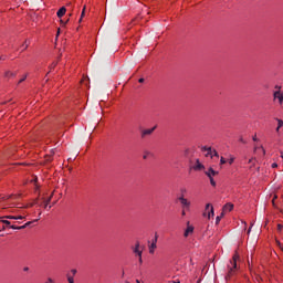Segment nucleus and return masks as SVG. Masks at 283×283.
I'll use <instances>...</instances> for the list:
<instances>
[{
    "mask_svg": "<svg viewBox=\"0 0 283 283\" xmlns=\"http://www.w3.org/2000/svg\"><path fill=\"white\" fill-rule=\"evenodd\" d=\"M136 283H140V281L136 280Z\"/></svg>",
    "mask_w": 283,
    "mask_h": 283,
    "instance_id": "nucleus-53",
    "label": "nucleus"
},
{
    "mask_svg": "<svg viewBox=\"0 0 283 283\" xmlns=\"http://www.w3.org/2000/svg\"><path fill=\"white\" fill-rule=\"evenodd\" d=\"M239 140H240V143L247 144V140H244V138H242V137Z\"/></svg>",
    "mask_w": 283,
    "mask_h": 283,
    "instance_id": "nucleus-37",
    "label": "nucleus"
},
{
    "mask_svg": "<svg viewBox=\"0 0 283 283\" xmlns=\"http://www.w3.org/2000/svg\"><path fill=\"white\" fill-rule=\"evenodd\" d=\"M249 233H251V228H249V230H248V234H249Z\"/></svg>",
    "mask_w": 283,
    "mask_h": 283,
    "instance_id": "nucleus-50",
    "label": "nucleus"
},
{
    "mask_svg": "<svg viewBox=\"0 0 283 283\" xmlns=\"http://www.w3.org/2000/svg\"><path fill=\"white\" fill-rule=\"evenodd\" d=\"M52 201V195L49 197L48 200H45L44 202H46L48 205H50V202Z\"/></svg>",
    "mask_w": 283,
    "mask_h": 283,
    "instance_id": "nucleus-29",
    "label": "nucleus"
},
{
    "mask_svg": "<svg viewBox=\"0 0 283 283\" xmlns=\"http://www.w3.org/2000/svg\"><path fill=\"white\" fill-rule=\"evenodd\" d=\"M281 95H282V93H280V91H275L273 94L274 98H279V99H280Z\"/></svg>",
    "mask_w": 283,
    "mask_h": 283,
    "instance_id": "nucleus-20",
    "label": "nucleus"
},
{
    "mask_svg": "<svg viewBox=\"0 0 283 283\" xmlns=\"http://www.w3.org/2000/svg\"><path fill=\"white\" fill-rule=\"evenodd\" d=\"M6 59H7L6 55H0V62L6 61Z\"/></svg>",
    "mask_w": 283,
    "mask_h": 283,
    "instance_id": "nucleus-32",
    "label": "nucleus"
},
{
    "mask_svg": "<svg viewBox=\"0 0 283 283\" xmlns=\"http://www.w3.org/2000/svg\"><path fill=\"white\" fill-rule=\"evenodd\" d=\"M0 238H3V234H0Z\"/></svg>",
    "mask_w": 283,
    "mask_h": 283,
    "instance_id": "nucleus-54",
    "label": "nucleus"
},
{
    "mask_svg": "<svg viewBox=\"0 0 283 283\" xmlns=\"http://www.w3.org/2000/svg\"><path fill=\"white\" fill-rule=\"evenodd\" d=\"M133 252L140 258L143 255V251L140 250V242H136L135 248L133 249Z\"/></svg>",
    "mask_w": 283,
    "mask_h": 283,
    "instance_id": "nucleus-7",
    "label": "nucleus"
},
{
    "mask_svg": "<svg viewBox=\"0 0 283 283\" xmlns=\"http://www.w3.org/2000/svg\"><path fill=\"white\" fill-rule=\"evenodd\" d=\"M249 163H253V159H250Z\"/></svg>",
    "mask_w": 283,
    "mask_h": 283,
    "instance_id": "nucleus-52",
    "label": "nucleus"
},
{
    "mask_svg": "<svg viewBox=\"0 0 283 283\" xmlns=\"http://www.w3.org/2000/svg\"><path fill=\"white\" fill-rule=\"evenodd\" d=\"M46 283H54V280L49 277Z\"/></svg>",
    "mask_w": 283,
    "mask_h": 283,
    "instance_id": "nucleus-41",
    "label": "nucleus"
},
{
    "mask_svg": "<svg viewBox=\"0 0 283 283\" xmlns=\"http://www.w3.org/2000/svg\"><path fill=\"white\" fill-rule=\"evenodd\" d=\"M67 21H70V20H66V22H64L63 20H61V23H62L63 25H65V23H67Z\"/></svg>",
    "mask_w": 283,
    "mask_h": 283,
    "instance_id": "nucleus-45",
    "label": "nucleus"
},
{
    "mask_svg": "<svg viewBox=\"0 0 283 283\" xmlns=\"http://www.w3.org/2000/svg\"><path fill=\"white\" fill-rule=\"evenodd\" d=\"M138 83H145V78H143V77L139 78V80H138Z\"/></svg>",
    "mask_w": 283,
    "mask_h": 283,
    "instance_id": "nucleus-40",
    "label": "nucleus"
},
{
    "mask_svg": "<svg viewBox=\"0 0 283 283\" xmlns=\"http://www.w3.org/2000/svg\"><path fill=\"white\" fill-rule=\"evenodd\" d=\"M2 231H6V226L2 227Z\"/></svg>",
    "mask_w": 283,
    "mask_h": 283,
    "instance_id": "nucleus-49",
    "label": "nucleus"
},
{
    "mask_svg": "<svg viewBox=\"0 0 283 283\" xmlns=\"http://www.w3.org/2000/svg\"><path fill=\"white\" fill-rule=\"evenodd\" d=\"M17 76V72L6 71L4 78H14Z\"/></svg>",
    "mask_w": 283,
    "mask_h": 283,
    "instance_id": "nucleus-12",
    "label": "nucleus"
},
{
    "mask_svg": "<svg viewBox=\"0 0 283 283\" xmlns=\"http://www.w3.org/2000/svg\"><path fill=\"white\" fill-rule=\"evenodd\" d=\"M174 283H180V281L174 282Z\"/></svg>",
    "mask_w": 283,
    "mask_h": 283,
    "instance_id": "nucleus-55",
    "label": "nucleus"
},
{
    "mask_svg": "<svg viewBox=\"0 0 283 283\" xmlns=\"http://www.w3.org/2000/svg\"><path fill=\"white\" fill-rule=\"evenodd\" d=\"M275 90H277V92H280L282 90V86L276 85Z\"/></svg>",
    "mask_w": 283,
    "mask_h": 283,
    "instance_id": "nucleus-36",
    "label": "nucleus"
},
{
    "mask_svg": "<svg viewBox=\"0 0 283 283\" xmlns=\"http://www.w3.org/2000/svg\"><path fill=\"white\" fill-rule=\"evenodd\" d=\"M252 140H254V143H258V136L254 135V136L252 137Z\"/></svg>",
    "mask_w": 283,
    "mask_h": 283,
    "instance_id": "nucleus-34",
    "label": "nucleus"
},
{
    "mask_svg": "<svg viewBox=\"0 0 283 283\" xmlns=\"http://www.w3.org/2000/svg\"><path fill=\"white\" fill-rule=\"evenodd\" d=\"M149 156H154V154H151V151H149V150H144L143 159L147 160L149 158Z\"/></svg>",
    "mask_w": 283,
    "mask_h": 283,
    "instance_id": "nucleus-16",
    "label": "nucleus"
},
{
    "mask_svg": "<svg viewBox=\"0 0 283 283\" xmlns=\"http://www.w3.org/2000/svg\"><path fill=\"white\" fill-rule=\"evenodd\" d=\"M66 280L69 283H74V276H72L70 273L66 274Z\"/></svg>",
    "mask_w": 283,
    "mask_h": 283,
    "instance_id": "nucleus-18",
    "label": "nucleus"
},
{
    "mask_svg": "<svg viewBox=\"0 0 283 283\" xmlns=\"http://www.w3.org/2000/svg\"><path fill=\"white\" fill-rule=\"evenodd\" d=\"M139 264H143V255L139 256Z\"/></svg>",
    "mask_w": 283,
    "mask_h": 283,
    "instance_id": "nucleus-43",
    "label": "nucleus"
},
{
    "mask_svg": "<svg viewBox=\"0 0 283 283\" xmlns=\"http://www.w3.org/2000/svg\"><path fill=\"white\" fill-rule=\"evenodd\" d=\"M216 157V158H220V155L218 154V151L216 149H213V153H212V157Z\"/></svg>",
    "mask_w": 283,
    "mask_h": 283,
    "instance_id": "nucleus-24",
    "label": "nucleus"
},
{
    "mask_svg": "<svg viewBox=\"0 0 283 283\" xmlns=\"http://www.w3.org/2000/svg\"><path fill=\"white\" fill-rule=\"evenodd\" d=\"M260 149H262V151H264V148L261 146Z\"/></svg>",
    "mask_w": 283,
    "mask_h": 283,
    "instance_id": "nucleus-51",
    "label": "nucleus"
},
{
    "mask_svg": "<svg viewBox=\"0 0 283 283\" xmlns=\"http://www.w3.org/2000/svg\"><path fill=\"white\" fill-rule=\"evenodd\" d=\"M205 174L208 178H211L213 176H218L219 172L213 170V168H209Z\"/></svg>",
    "mask_w": 283,
    "mask_h": 283,
    "instance_id": "nucleus-11",
    "label": "nucleus"
},
{
    "mask_svg": "<svg viewBox=\"0 0 283 283\" xmlns=\"http://www.w3.org/2000/svg\"><path fill=\"white\" fill-rule=\"evenodd\" d=\"M191 233H193V226H189V223H188V227L185 230L184 237L189 238V235H191Z\"/></svg>",
    "mask_w": 283,
    "mask_h": 283,
    "instance_id": "nucleus-10",
    "label": "nucleus"
},
{
    "mask_svg": "<svg viewBox=\"0 0 283 283\" xmlns=\"http://www.w3.org/2000/svg\"><path fill=\"white\" fill-rule=\"evenodd\" d=\"M6 218H7V220H17V217H14V216H7Z\"/></svg>",
    "mask_w": 283,
    "mask_h": 283,
    "instance_id": "nucleus-26",
    "label": "nucleus"
},
{
    "mask_svg": "<svg viewBox=\"0 0 283 283\" xmlns=\"http://www.w3.org/2000/svg\"><path fill=\"white\" fill-rule=\"evenodd\" d=\"M15 218H17L15 220H23V216H18Z\"/></svg>",
    "mask_w": 283,
    "mask_h": 283,
    "instance_id": "nucleus-38",
    "label": "nucleus"
},
{
    "mask_svg": "<svg viewBox=\"0 0 283 283\" xmlns=\"http://www.w3.org/2000/svg\"><path fill=\"white\" fill-rule=\"evenodd\" d=\"M227 164V160L224 159V157H221L220 158V165H226Z\"/></svg>",
    "mask_w": 283,
    "mask_h": 283,
    "instance_id": "nucleus-25",
    "label": "nucleus"
},
{
    "mask_svg": "<svg viewBox=\"0 0 283 283\" xmlns=\"http://www.w3.org/2000/svg\"><path fill=\"white\" fill-rule=\"evenodd\" d=\"M65 12H67V9H65V7L60 8V10L56 13L59 19H62V17H65Z\"/></svg>",
    "mask_w": 283,
    "mask_h": 283,
    "instance_id": "nucleus-13",
    "label": "nucleus"
},
{
    "mask_svg": "<svg viewBox=\"0 0 283 283\" xmlns=\"http://www.w3.org/2000/svg\"><path fill=\"white\" fill-rule=\"evenodd\" d=\"M276 120H277L276 133L280 134V129H282V126H283V120L280 118H276Z\"/></svg>",
    "mask_w": 283,
    "mask_h": 283,
    "instance_id": "nucleus-15",
    "label": "nucleus"
},
{
    "mask_svg": "<svg viewBox=\"0 0 283 283\" xmlns=\"http://www.w3.org/2000/svg\"><path fill=\"white\" fill-rule=\"evenodd\" d=\"M282 229H283V226L282 224H277V231H282Z\"/></svg>",
    "mask_w": 283,
    "mask_h": 283,
    "instance_id": "nucleus-31",
    "label": "nucleus"
},
{
    "mask_svg": "<svg viewBox=\"0 0 283 283\" xmlns=\"http://www.w3.org/2000/svg\"><path fill=\"white\" fill-rule=\"evenodd\" d=\"M0 222L2 224H6L7 227H10V221L9 220H1Z\"/></svg>",
    "mask_w": 283,
    "mask_h": 283,
    "instance_id": "nucleus-23",
    "label": "nucleus"
},
{
    "mask_svg": "<svg viewBox=\"0 0 283 283\" xmlns=\"http://www.w3.org/2000/svg\"><path fill=\"white\" fill-rule=\"evenodd\" d=\"M222 218H224V212H221V214L216 218V224H220Z\"/></svg>",
    "mask_w": 283,
    "mask_h": 283,
    "instance_id": "nucleus-17",
    "label": "nucleus"
},
{
    "mask_svg": "<svg viewBox=\"0 0 283 283\" xmlns=\"http://www.w3.org/2000/svg\"><path fill=\"white\" fill-rule=\"evenodd\" d=\"M25 78H28V75H24V76L19 81V84L23 83V81H25Z\"/></svg>",
    "mask_w": 283,
    "mask_h": 283,
    "instance_id": "nucleus-27",
    "label": "nucleus"
},
{
    "mask_svg": "<svg viewBox=\"0 0 283 283\" xmlns=\"http://www.w3.org/2000/svg\"><path fill=\"white\" fill-rule=\"evenodd\" d=\"M76 273H78V271L76 269H72L70 275H72L74 277V275H76Z\"/></svg>",
    "mask_w": 283,
    "mask_h": 283,
    "instance_id": "nucleus-22",
    "label": "nucleus"
},
{
    "mask_svg": "<svg viewBox=\"0 0 283 283\" xmlns=\"http://www.w3.org/2000/svg\"><path fill=\"white\" fill-rule=\"evenodd\" d=\"M201 151H207L206 158H213V149L211 147L202 146Z\"/></svg>",
    "mask_w": 283,
    "mask_h": 283,
    "instance_id": "nucleus-4",
    "label": "nucleus"
},
{
    "mask_svg": "<svg viewBox=\"0 0 283 283\" xmlns=\"http://www.w3.org/2000/svg\"><path fill=\"white\" fill-rule=\"evenodd\" d=\"M55 65H56V62H54V63L50 66V69H51V70H54Z\"/></svg>",
    "mask_w": 283,
    "mask_h": 283,
    "instance_id": "nucleus-35",
    "label": "nucleus"
},
{
    "mask_svg": "<svg viewBox=\"0 0 283 283\" xmlns=\"http://www.w3.org/2000/svg\"><path fill=\"white\" fill-rule=\"evenodd\" d=\"M213 216H214L213 206H211V203L206 205L203 218H208V220H211V217Z\"/></svg>",
    "mask_w": 283,
    "mask_h": 283,
    "instance_id": "nucleus-2",
    "label": "nucleus"
},
{
    "mask_svg": "<svg viewBox=\"0 0 283 283\" xmlns=\"http://www.w3.org/2000/svg\"><path fill=\"white\" fill-rule=\"evenodd\" d=\"M48 205L46 201H44V209H48Z\"/></svg>",
    "mask_w": 283,
    "mask_h": 283,
    "instance_id": "nucleus-46",
    "label": "nucleus"
},
{
    "mask_svg": "<svg viewBox=\"0 0 283 283\" xmlns=\"http://www.w3.org/2000/svg\"><path fill=\"white\" fill-rule=\"evenodd\" d=\"M258 149H260L258 146L254 147V151H258Z\"/></svg>",
    "mask_w": 283,
    "mask_h": 283,
    "instance_id": "nucleus-48",
    "label": "nucleus"
},
{
    "mask_svg": "<svg viewBox=\"0 0 283 283\" xmlns=\"http://www.w3.org/2000/svg\"><path fill=\"white\" fill-rule=\"evenodd\" d=\"M32 222H39V219H35L33 221H29L27 222L24 226H20V227H17V226H11L12 229H18V230H21V229H27V227H30L32 224Z\"/></svg>",
    "mask_w": 283,
    "mask_h": 283,
    "instance_id": "nucleus-9",
    "label": "nucleus"
},
{
    "mask_svg": "<svg viewBox=\"0 0 283 283\" xmlns=\"http://www.w3.org/2000/svg\"><path fill=\"white\" fill-rule=\"evenodd\" d=\"M156 127L157 126H154L153 128L143 129L140 132V138H147V136H151L154 134V132H156Z\"/></svg>",
    "mask_w": 283,
    "mask_h": 283,
    "instance_id": "nucleus-3",
    "label": "nucleus"
},
{
    "mask_svg": "<svg viewBox=\"0 0 283 283\" xmlns=\"http://www.w3.org/2000/svg\"><path fill=\"white\" fill-rule=\"evenodd\" d=\"M192 169H195V171H201V169H205V165L200 163V159H196V164L193 165Z\"/></svg>",
    "mask_w": 283,
    "mask_h": 283,
    "instance_id": "nucleus-8",
    "label": "nucleus"
},
{
    "mask_svg": "<svg viewBox=\"0 0 283 283\" xmlns=\"http://www.w3.org/2000/svg\"><path fill=\"white\" fill-rule=\"evenodd\" d=\"M85 6H84V8H83V10H82V13H81V18H80V20H78V23H81V21H83V17H85Z\"/></svg>",
    "mask_w": 283,
    "mask_h": 283,
    "instance_id": "nucleus-19",
    "label": "nucleus"
},
{
    "mask_svg": "<svg viewBox=\"0 0 283 283\" xmlns=\"http://www.w3.org/2000/svg\"><path fill=\"white\" fill-rule=\"evenodd\" d=\"M181 216H187V213L185 212V210H182Z\"/></svg>",
    "mask_w": 283,
    "mask_h": 283,
    "instance_id": "nucleus-47",
    "label": "nucleus"
},
{
    "mask_svg": "<svg viewBox=\"0 0 283 283\" xmlns=\"http://www.w3.org/2000/svg\"><path fill=\"white\" fill-rule=\"evenodd\" d=\"M28 45L29 44H22V48H24L23 50H28Z\"/></svg>",
    "mask_w": 283,
    "mask_h": 283,
    "instance_id": "nucleus-42",
    "label": "nucleus"
},
{
    "mask_svg": "<svg viewBox=\"0 0 283 283\" xmlns=\"http://www.w3.org/2000/svg\"><path fill=\"white\" fill-rule=\"evenodd\" d=\"M240 255L234 254L232 256V260H230L229 264H228V273L226 275V280H231V277H233V275H235V271H238V260H239Z\"/></svg>",
    "mask_w": 283,
    "mask_h": 283,
    "instance_id": "nucleus-1",
    "label": "nucleus"
},
{
    "mask_svg": "<svg viewBox=\"0 0 283 283\" xmlns=\"http://www.w3.org/2000/svg\"><path fill=\"white\" fill-rule=\"evenodd\" d=\"M178 200L179 202H181L185 209H189V207H191V202L187 200L185 197H179Z\"/></svg>",
    "mask_w": 283,
    "mask_h": 283,
    "instance_id": "nucleus-6",
    "label": "nucleus"
},
{
    "mask_svg": "<svg viewBox=\"0 0 283 283\" xmlns=\"http://www.w3.org/2000/svg\"><path fill=\"white\" fill-rule=\"evenodd\" d=\"M38 202H39V199H35L34 202H33V203H30L29 207H34V205H38Z\"/></svg>",
    "mask_w": 283,
    "mask_h": 283,
    "instance_id": "nucleus-28",
    "label": "nucleus"
},
{
    "mask_svg": "<svg viewBox=\"0 0 283 283\" xmlns=\"http://www.w3.org/2000/svg\"><path fill=\"white\" fill-rule=\"evenodd\" d=\"M229 165H233V158L229 160Z\"/></svg>",
    "mask_w": 283,
    "mask_h": 283,
    "instance_id": "nucleus-44",
    "label": "nucleus"
},
{
    "mask_svg": "<svg viewBox=\"0 0 283 283\" xmlns=\"http://www.w3.org/2000/svg\"><path fill=\"white\" fill-rule=\"evenodd\" d=\"M223 211H233V203H226L223 206Z\"/></svg>",
    "mask_w": 283,
    "mask_h": 283,
    "instance_id": "nucleus-14",
    "label": "nucleus"
},
{
    "mask_svg": "<svg viewBox=\"0 0 283 283\" xmlns=\"http://www.w3.org/2000/svg\"><path fill=\"white\" fill-rule=\"evenodd\" d=\"M23 271H24L25 273H28V271H30V268L25 266V268H23Z\"/></svg>",
    "mask_w": 283,
    "mask_h": 283,
    "instance_id": "nucleus-39",
    "label": "nucleus"
},
{
    "mask_svg": "<svg viewBox=\"0 0 283 283\" xmlns=\"http://www.w3.org/2000/svg\"><path fill=\"white\" fill-rule=\"evenodd\" d=\"M157 242H158V234L155 235V239L153 240L151 244L149 245L150 254H154V252L156 251Z\"/></svg>",
    "mask_w": 283,
    "mask_h": 283,
    "instance_id": "nucleus-5",
    "label": "nucleus"
},
{
    "mask_svg": "<svg viewBox=\"0 0 283 283\" xmlns=\"http://www.w3.org/2000/svg\"><path fill=\"white\" fill-rule=\"evenodd\" d=\"M279 103L282 105V103H283V94L280 96Z\"/></svg>",
    "mask_w": 283,
    "mask_h": 283,
    "instance_id": "nucleus-30",
    "label": "nucleus"
},
{
    "mask_svg": "<svg viewBox=\"0 0 283 283\" xmlns=\"http://www.w3.org/2000/svg\"><path fill=\"white\" fill-rule=\"evenodd\" d=\"M209 180H210V185L212 187H216V180L213 179V177H209Z\"/></svg>",
    "mask_w": 283,
    "mask_h": 283,
    "instance_id": "nucleus-21",
    "label": "nucleus"
},
{
    "mask_svg": "<svg viewBox=\"0 0 283 283\" xmlns=\"http://www.w3.org/2000/svg\"><path fill=\"white\" fill-rule=\"evenodd\" d=\"M276 167H277V163H273L272 164V169H276Z\"/></svg>",
    "mask_w": 283,
    "mask_h": 283,
    "instance_id": "nucleus-33",
    "label": "nucleus"
}]
</instances>
